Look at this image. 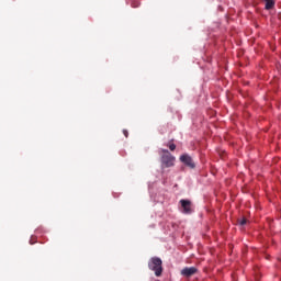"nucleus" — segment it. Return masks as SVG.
Instances as JSON below:
<instances>
[{
	"mask_svg": "<svg viewBox=\"0 0 281 281\" xmlns=\"http://www.w3.org/2000/svg\"><path fill=\"white\" fill-rule=\"evenodd\" d=\"M164 261H161V258L159 257H153L148 261V269L150 271H154L156 278H160V276L164 273Z\"/></svg>",
	"mask_w": 281,
	"mask_h": 281,
	"instance_id": "f257e3e1",
	"label": "nucleus"
},
{
	"mask_svg": "<svg viewBox=\"0 0 281 281\" xmlns=\"http://www.w3.org/2000/svg\"><path fill=\"white\" fill-rule=\"evenodd\" d=\"M161 153H164V155L160 157L161 168H172V166H175V161H177V158H175V156H172L168 149H161Z\"/></svg>",
	"mask_w": 281,
	"mask_h": 281,
	"instance_id": "f03ea898",
	"label": "nucleus"
},
{
	"mask_svg": "<svg viewBox=\"0 0 281 281\" xmlns=\"http://www.w3.org/2000/svg\"><path fill=\"white\" fill-rule=\"evenodd\" d=\"M180 161L184 164L188 168L194 169L196 168V165L194 164V159L188 154H183L180 156Z\"/></svg>",
	"mask_w": 281,
	"mask_h": 281,
	"instance_id": "7ed1b4c3",
	"label": "nucleus"
},
{
	"mask_svg": "<svg viewBox=\"0 0 281 281\" xmlns=\"http://www.w3.org/2000/svg\"><path fill=\"white\" fill-rule=\"evenodd\" d=\"M183 214H192V202L190 200H180Z\"/></svg>",
	"mask_w": 281,
	"mask_h": 281,
	"instance_id": "20e7f679",
	"label": "nucleus"
},
{
	"mask_svg": "<svg viewBox=\"0 0 281 281\" xmlns=\"http://www.w3.org/2000/svg\"><path fill=\"white\" fill-rule=\"evenodd\" d=\"M196 273V268L190 267V268H184L181 270V276H184V278H190Z\"/></svg>",
	"mask_w": 281,
	"mask_h": 281,
	"instance_id": "39448f33",
	"label": "nucleus"
},
{
	"mask_svg": "<svg viewBox=\"0 0 281 281\" xmlns=\"http://www.w3.org/2000/svg\"><path fill=\"white\" fill-rule=\"evenodd\" d=\"M263 1L266 3L265 8L267 10H273V8H276V1L273 0H263Z\"/></svg>",
	"mask_w": 281,
	"mask_h": 281,
	"instance_id": "423d86ee",
	"label": "nucleus"
},
{
	"mask_svg": "<svg viewBox=\"0 0 281 281\" xmlns=\"http://www.w3.org/2000/svg\"><path fill=\"white\" fill-rule=\"evenodd\" d=\"M132 8H139V0H133Z\"/></svg>",
	"mask_w": 281,
	"mask_h": 281,
	"instance_id": "0eeeda50",
	"label": "nucleus"
},
{
	"mask_svg": "<svg viewBox=\"0 0 281 281\" xmlns=\"http://www.w3.org/2000/svg\"><path fill=\"white\" fill-rule=\"evenodd\" d=\"M168 147L171 151L177 150V145H175L173 143H169Z\"/></svg>",
	"mask_w": 281,
	"mask_h": 281,
	"instance_id": "6e6552de",
	"label": "nucleus"
},
{
	"mask_svg": "<svg viewBox=\"0 0 281 281\" xmlns=\"http://www.w3.org/2000/svg\"><path fill=\"white\" fill-rule=\"evenodd\" d=\"M239 225H247V218H243L239 221Z\"/></svg>",
	"mask_w": 281,
	"mask_h": 281,
	"instance_id": "1a4fd4ad",
	"label": "nucleus"
},
{
	"mask_svg": "<svg viewBox=\"0 0 281 281\" xmlns=\"http://www.w3.org/2000/svg\"><path fill=\"white\" fill-rule=\"evenodd\" d=\"M123 135H125V137H128V131L123 130Z\"/></svg>",
	"mask_w": 281,
	"mask_h": 281,
	"instance_id": "9d476101",
	"label": "nucleus"
}]
</instances>
